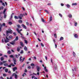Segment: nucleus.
Returning a JSON list of instances; mask_svg holds the SVG:
<instances>
[{
	"mask_svg": "<svg viewBox=\"0 0 79 79\" xmlns=\"http://www.w3.org/2000/svg\"><path fill=\"white\" fill-rule=\"evenodd\" d=\"M73 55L74 57H76V54L75 53V52L74 51L73 52Z\"/></svg>",
	"mask_w": 79,
	"mask_h": 79,
	"instance_id": "dca6fc26",
	"label": "nucleus"
},
{
	"mask_svg": "<svg viewBox=\"0 0 79 79\" xmlns=\"http://www.w3.org/2000/svg\"><path fill=\"white\" fill-rule=\"evenodd\" d=\"M0 8L1 10H3V9L4 8V7H3V6H1L0 7Z\"/></svg>",
	"mask_w": 79,
	"mask_h": 79,
	"instance_id": "bb28decb",
	"label": "nucleus"
},
{
	"mask_svg": "<svg viewBox=\"0 0 79 79\" xmlns=\"http://www.w3.org/2000/svg\"><path fill=\"white\" fill-rule=\"evenodd\" d=\"M69 18H71L72 17V15H68Z\"/></svg>",
	"mask_w": 79,
	"mask_h": 79,
	"instance_id": "58836bf2",
	"label": "nucleus"
},
{
	"mask_svg": "<svg viewBox=\"0 0 79 79\" xmlns=\"http://www.w3.org/2000/svg\"><path fill=\"white\" fill-rule=\"evenodd\" d=\"M3 64V63L1 62L0 64V65H2V64Z\"/></svg>",
	"mask_w": 79,
	"mask_h": 79,
	"instance_id": "69168bd1",
	"label": "nucleus"
},
{
	"mask_svg": "<svg viewBox=\"0 0 79 79\" xmlns=\"http://www.w3.org/2000/svg\"><path fill=\"white\" fill-rule=\"evenodd\" d=\"M23 53H24V52L23 51V50H22L21 51V52H20V53L23 54Z\"/></svg>",
	"mask_w": 79,
	"mask_h": 79,
	"instance_id": "49530a36",
	"label": "nucleus"
},
{
	"mask_svg": "<svg viewBox=\"0 0 79 79\" xmlns=\"http://www.w3.org/2000/svg\"><path fill=\"white\" fill-rule=\"evenodd\" d=\"M48 5L49 6H50V5H52V4L51 3H48Z\"/></svg>",
	"mask_w": 79,
	"mask_h": 79,
	"instance_id": "680f3d73",
	"label": "nucleus"
},
{
	"mask_svg": "<svg viewBox=\"0 0 79 79\" xmlns=\"http://www.w3.org/2000/svg\"><path fill=\"white\" fill-rule=\"evenodd\" d=\"M41 47H44V45L43 44H42V43H41Z\"/></svg>",
	"mask_w": 79,
	"mask_h": 79,
	"instance_id": "09e8293b",
	"label": "nucleus"
},
{
	"mask_svg": "<svg viewBox=\"0 0 79 79\" xmlns=\"http://www.w3.org/2000/svg\"><path fill=\"white\" fill-rule=\"evenodd\" d=\"M77 23L76 22L75 23V26H77Z\"/></svg>",
	"mask_w": 79,
	"mask_h": 79,
	"instance_id": "864d4df0",
	"label": "nucleus"
},
{
	"mask_svg": "<svg viewBox=\"0 0 79 79\" xmlns=\"http://www.w3.org/2000/svg\"><path fill=\"white\" fill-rule=\"evenodd\" d=\"M4 40H5V43H7V42H9V40H6L5 38H4Z\"/></svg>",
	"mask_w": 79,
	"mask_h": 79,
	"instance_id": "9d476101",
	"label": "nucleus"
},
{
	"mask_svg": "<svg viewBox=\"0 0 79 79\" xmlns=\"http://www.w3.org/2000/svg\"><path fill=\"white\" fill-rule=\"evenodd\" d=\"M15 41L14 40V41H12V42H10V44L11 45H15Z\"/></svg>",
	"mask_w": 79,
	"mask_h": 79,
	"instance_id": "0eeeda50",
	"label": "nucleus"
},
{
	"mask_svg": "<svg viewBox=\"0 0 79 79\" xmlns=\"http://www.w3.org/2000/svg\"><path fill=\"white\" fill-rule=\"evenodd\" d=\"M14 41H17V40H18V37L17 36L15 39L14 40Z\"/></svg>",
	"mask_w": 79,
	"mask_h": 79,
	"instance_id": "f8f14e48",
	"label": "nucleus"
},
{
	"mask_svg": "<svg viewBox=\"0 0 79 79\" xmlns=\"http://www.w3.org/2000/svg\"><path fill=\"white\" fill-rule=\"evenodd\" d=\"M26 24L27 25V26H29V23L28 22H26Z\"/></svg>",
	"mask_w": 79,
	"mask_h": 79,
	"instance_id": "e2e57ef3",
	"label": "nucleus"
},
{
	"mask_svg": "<svg viewBox=\"0 0 79 79\" xmlns=\"http://www.w3.org/2000/svg\"><path fill=\"white\" fill-rule=\"evenodd\" d=\"M22 27H23V28L24 29H27V27H26V26H25L24 24H22Z\"/></svg>",
	"mask_w": 79,
	"mask_h": 79,
	"instance_id": "423d86ee",
	"label": "nucleus"
},
{
	"mask_svg": "<svg viewBox=\"0 0 79 79\" xmlns=\"http://www.w3.org/2000/svg\"><path fill=\"white\" fill-rule=\"evenodd\" d=\"M9 39H13V36L11 35H10L9 37Z\"/></svg>",
	"mask_w": 79,
	"mask_h": 79,
	"instance_id": "2eb2a0df",
	"label": "nucleus"
},
{
	"mask_svg": "<svg viewBox=\"0 0 79 79\" xmlns=\"http://www.w3.org/2000/svg\"><path fill=\"white\" fill-rule=\"evenodd\" d=\"M20 55V54H19L18 55L16 54L15 55V56L17 58H19V56Z\"/></svg>",
	"mask_w": 79,
	"mask_h": 79,
	"instance_id": "6e6552de",
	"label": "nucleus"
},
{
	"mask_svg": "<svg viewBox=\"0 0 79 79\" xmlns=\"http://www.w3.org/2000/svg\"><path fill=\"white\" fill-rule=\"evenodd\" d=\"M25 41V44H27V40H24Z\"/></svg>",
	"mask_w": 79,
	"mask_h": 79,
	"instance_id": "6e6d98bb",
	"label": "nucleus"
},
{
	"mask_svg": "<svg viewBox=\"0 0 79 79\" xmlns=\"http://www.w3.org/2000/svg\"><path fill=\"white\" fill-rule=\"evenodd\" d=\"M24 50L26 51H27V47H26L25 46L24 47Z\"/></svg>",
	"mask_w": 79,
	"mask_h": 79,
	"instance_id": "4be33fe9",
	"label": "nucleus"
},
{
	"mask_svg": "<svg viewBox=\"0 0 79 79\" xmlns=\"http://www.w3.org/2000/svg\"><path fill=\"white\" fill-rule=\"evenodd\" d=\"M8 69H5L6 73H7V72H8Z\"/></svg>",
	"mask_w": 79,
	"mask_h": 79,
	"instance_id": "c756f323",
	"label": "nucleus"
},
{
	"mask_svg": "<svg viewBox=\"0 0 79 79\" xmlns=\"http://www.w3.org/2000/svg\"><path fill=\"white\" fill-rule=\"evenodd\" d=\"M36 69L37 70V71L38 72L37 73V75L38 76H39L40 73L39 72L40 71V67H39V66H36Z\"/></svg>",
	"mask_w": 79,
	"mask_h": 79,
	"instance_id": "f03ea898",
	"label": "nucleus"
},
{
	"mask_svg": "<svg viewBox=\"0 0 79 79\" xmlns=\"http://www.w3.org/2000/svg\"><path fill=\"white\" fill-rule=\"evenodd\" d=\"M4 39H5V38H4L3 39H2V43L4 42V40H4Z\"/></svg>",
	"mask_w": 79,
	"mask_h": 79,
	"instance_id": "8fccbe9b",
	"label": "nucleus"
},
{
	"mask_svg": "<svg viewBox=\"0 0 79 79\" xmlns=\"http://www.w3.org/2000/svg\"><path fill=\"white\" fill-rule=\"evenodd\" d=\"M3 60H4V58H3V57H2L1 58V61H3Z\"/></svg>",
	"mask_w": 79,
	"mask_h": 79,
	"instance_id": "a18cd8bd",
	"label": "nucleus"
},
{
	"mask_svg": "<svg viewBox=\"0 0 79 79\" xmlns=\"http://www.w3.org/2000/svg\"><path fill=\"white\" fill-rule=\"evenodd\" d=\"M52 21V16H51L50 17V21Z\"/></svg>",
	"mask_w": 79,
	"mask_h": 79,
	"instance_id": "e433bc0d",
	"label": "nucleus"
},
{
	"mask_svg": "<svg viewBox=\"0 0 79 79\" xmlns=\"http://www.w3.org/2000/svg\"><path fill=\"white\" fill-rule=\"evenodd\" d=\"M8 30H9V31H6L7 35H8V33H9L10 34H12V33L13 32V31H12V30H11V29H9Z\"/></svg>",
	"mask_w": 79,
	"mask_h": 79,
	"instance_id": "7ed1b4c3",
	"label": "nucleus"
},
{
	"mask_svg": "<svg viewBox=\"0 0 79 79\" xmlns=\"http://www.w3.org/2000/svg\"><path fill=\"white\" fill-rule=\"evenodd\" d=\"M19 19H22V17H21L20 16H19Z\"/></svg>",
	"mask_w": 79,
	"mask_h": 79,
	"instance_id": "5fc2aeb1",
	"label": "nucleus"
},
{
	"mask_svg": "<svg viewBox=\"0 0 79 79\" xmlns=\"http://www.w3.org/2000/svg\"><path fill=\"white\" fill-rule=\"evenodd\" d=\"M2 26H4V27H5V26H6L5 23H3L2 24V25L1 24H0V31H2V28H1V27H2Z\"/></svg>",
	"mask_w": 79,
	"mask_h": 79,
	"instance_id": "20e7f679",
	"label": "nucleus"
},
{
	"mask_svg": "<svg viewBox=\"0 0 79 79\" xmlns=\"http://www.w3.org/2000/svg\"><path fill=\"white\" fill-rule=\"evenodd\" d=\"M41 20H42V22H45V21L44 20V19H41Z\"/></svg>",
	"mask_w": 79,
	"mask_h": 79,
	"instance_id": "338daca9",
	"label": "nucleus"
},
{
	"mask_svg": "<svg viewBox=\"0 0 79 79\" xmlns=\"http://www.w3.org/2000/svg\"><path fill=\"white\" fill-rule=\"evenodd\" d=\"M10 58H13V61H14V64L15 65L16 64V59L14 57L13 55H11L10 56Z\"/></svg>",
	"mask_w": 79,
	"mask_h": 79,
	"instance_id": "f257e3e1",
	"label": "nucleus"
},
{
	"mask_svg": "<svg viewBox=\"0 0 79 79\" xmlns=\"http://www.w3.org/2000/svg\"><path fill=\"white\" fill-rule=\"evenodd\" d=\"M72 5H77V3H72Z\"/></svg>",
	"mask_w": 79,
	"mask_h": 79,
	"instance_id": "2f4dec72",
	"label": "nucleus"
},
{
	"mask_svg": "<svg viewBox=\"0 0 79 79\" xmlns=\"http://www.w3.org/2000/svg\"><path fill=\"white\" fill-rule=\"evenodd\" d=\"M6 40H10V39H9L8 38V37L7 36L6 37Z\"/></svg>",
	"mask_w": 79,
	"mask_h": 79,
	"instance_id": "13d9d810",
	"label": "nucleus"
},
{
	"mask_svg": "<svg viewBox=\"0 0 79 79\" xmlns=\"http://www.w3.org/2000/svg\"><path fill=\"white\" fill-rule=\"evenodd\" d=\"M4 18L5 19L6 18V14H4Z\"/></svg>",
	"mask_w": 79,
	"mask_h": 79,
	"instance_id": "f704fd0d",
	"label": "nucleus"
},
{
	"mask_svg": "<svg viewBox=\"0 0 79 79\" xmlns=\"http://www.w3.org/2000/svg\"><path fill=\"white\" fill-rule=\"evenodd\" d=\"M9 24L10 25H11V24H13V23L11 22H9Z\"/></svg>",
	"mask_w": 79,
	"mask_h": 79,
	"instance_id": "de8ad7c7",
	"label": "nucleus"
},
{
	"mask_svg": "<svg viewBox=\"0 0 79 79\" xmlns=\"http://www.w3.org/2000/svg\"><path fill=\"white\" fill-rule=\"evenodd\" d=\"M45 71H46V73H48V69H45Z\"/></svg>",
	"mask_w": 79,
	"mask_h": 79,
	"instance_id": "052dcab7",
	"label": "nucleus"
},
{
	"mask_svg": "<svg viewBox=\"0 0 79 79\" xmlns=\"http://www.w3.org/2000/svg\"><path fill=\"white\" fill-rule=\"evenodd\" d=\"M3 76L6 77V74L5 73L3 74Z\"/></svg>",
	"mask_w": 79,
	"mask_h": 79,
	"instance_id": "37998d69",
	"label": "nucleus"
},
{
	"mask_svg": "<svg viewBox=\"0 0 79 79\" xmlns=\"http://www.w3.org/2000/svg\"><path fill=\"white\" fill-rule=\"evenodd\" d=\"M15 79H17V78H18V75L15 74Z\"/></svg>",
	"mask_w": 79,
	"mask_h": 79,
	"instance_id": "b1692460",
	"label": "nucleus"
},
{
	"mask_svg": "<svg viewBox=\"0 0 79 79\" xmlns=\"http://www.w3.org/2000/svg\"><path fill=\"white\" fill-rule=\"evenodd\" d=\"M17 26L18 27L17 28H18L19 29V28H21V26L19 25H17Z\"/></svg>",
	"mask_w": 79,
	"mask_h": 79,
	"instance_id": "5701e85b",
	"label": "nucleus"
},
{
	"mask_svg": "<svg viewBox=\"0 0 79 79\" xmlns=\"http://www.w3.org/2000/svg\"><path fill=\"white\" fill-rule=\"evenodd\" d=\"M66 6H67V7L68 8H70V5H69V4H67Z\"/></svg>",
	"mask_w": 79,
	"mask_h": 79,
	"instance_id": "aec40b11",
	"label": "nucleus"
},
{
	"mask_svg": "<svg viewBox=\"0 0 79 79\" xmlns=\"http://www.w3.org/2000/svg\"><path fill=\"white\" fill-rule=\"evenodd\" d=\"M31 66H35V64H33V63H31Z\"/></svg>",
	"mask_w": 79,
	"mask_h": 79,
	"instance_id": "393cba45",
	"label": "nucleus"
},
{
	"mask_svg": "<svg viewBox=\"0 0 79 79\" xmlns=\"http://www.w3.org/2000/svg\"><path fill=\"white\" fill-rule=\"evenodd\" d=\"M64 39V38L63 37H61L60 39V41L62 40H63Z\"/></svg>",
	"mask_w": 79,
	"mask_h": 79,
	"instance_id": "412c9836",
	"label": "nucleus"
},
{
	"mask_svg": "<svg viewBox=\"0 0 79 79\" xmlns=\"http://www.w3.org/2000/svg\"><path fill=\"white\" fill-rule=\"evenodd\" d=\"M13 34L14 35H15V36H16V33L15 32H14V33H13Z\"/></svg>",
	"mask_w": 79,
	"mask_h": 79,
	"instance_id": "79ce46f5",
	"label": "nucleus"
},
{
	"mask_svg": "<svg viewBox=\"0 0 79 79\" xmlns=\"http://www.w3.org/2000/svg\"><path fill=\"white\" fill-rule=\"evenodd\" d=\"M7 45L8 46H9V47H10V46H11V45H10V44H7Z\"/></svg>",
	"mask_w": 79,
	"mask_h": 79,
	"instance_id": "0e129e2a",
	"label": "nucleus"
},
{
	"mask_svg": "<svg viewBox=\"0 0 79 79\" xmlns=\"http://www.w3.org/2000/svg\"><path fill=\"white\" fill-rule=\"evenodd\" d=\"M44 11L47 13H48V14L49 13V12H48V10H44Z\"/></svg>",
	"mask_w": 79,
	"mask_h": 79,
	"instance_id": "cd10ccee",
	"label": "nucleus"
},
{
	"mask_svg": "<svg viewBox=\"0 0 79 79\" xmlns=\"http://www.w3.org/2000/svg\"><path fill=\"white\" fill-rule=\"evenodd\" d=\"M17 69V67H15L13 68V71H15V70Z\"/></svg>",
	"mask_w": 79,
	"mask_h": 79,
	"instance_id": "4468645a",
	"label": "nucleus"
},
{
	"mask_svg": "<svg viewBox=\"0 0 79 79\" xmlns=\"http://www.w3.org/2000/svg\"><path fill=\"white\" fill-rule=\"evenodd\" d=\"M27 68L28 69H31V66H28Z\"/></svg>",
	"mask_w": 79,
	"mask_h": 79,
	"instance_id": "bf43d9fd",
	"label": "nucleus"
},
{
	"mask_svg": "<svg viewBox=\"0 0 79 79\" xmlns=\"http://www.w3.org/2000/svg\"><path fill=\"white\" fill-rule=\"evenodd\" d=\"M11 66H12L14 67V66H15V65H14V64H13V63H11L10 65H8V67H9V68H11Z\"/></svg>",
	"mask_w": 79,
	"mask_h": 79,
	"instance_id": "39448f33",
	"label": "nucleus"
},
{
	"mask_svg": "<svg viewBox=\"0 0 79 79\" xmlns=\"http://www.w3.org/2000/svg\"><path fill=\"white\" fill-rule=\"evenodd\" d=\"M15 19H19V18L18 17V16H15Z\"/></svg>",
	"mask_w": 79,
	"mask_h": 79,
	"instance_id": "473e14b6",
	"label": "nucleus"
},
{
	"mask_svg": "<svg viewBox=\"0 0 79 79\" xmlns=\"http://www.w3.org/2000/svg\"><path fill=\"white\" fill-rule=\"evenodd\" d=\"M5 12H6V9H5L3 12V14H5Z\"/></svg>",
	"mask_w": 79,
	"mask_h": 79,
	"instance_id": "a19ab883",
	"label": "nucleus"
},
{
	"mask_svg": "<svg viewBox=\"0 0 79 79\" xmlns=\"http://www.w3.org/2000/svg\"><path fill=\"white\" fill-rule=\"evenodd\" d=\"M54 68H55V69H57V66H56V65H55L54 66Z\"/></svg>",
	"mask_w": 79,
	"mask_h": 79,
	"instance_id": "c85d7f7f",
	"label": "nucleus"
},
{
	"mask_svg": "<svg viewBox=\"0 0 79 79\" xmlns=\"http://www.w3.org/2000/svg\"><path fill=\"white\" fill-rule=\"evenodd\" d=\"M54 36L55 38H56L57 37V36H56V34H54Z\"/></svg>",
	"mask_w": 79,
	"mask_h": 79,
	"instance_id": "4c0bfd02",
	"label": "nucleus"
},
{
	"mask_svg": "<svg viewBox=\"0 0 79 79\" xmlns=\"http://www.w3.org/2000/svg\"><path fill=\"white\" fill-rule=\"evenodd\" d=\"M24 16H25V15H24V14H20L19 15L20 16L22 17H23Z\"/></svg>",
	"mask_w": 79,
	"mask_h": 79,
	"instance_id": "ddd939ff",
	"label": "nucleus"
},
{
	"mask_svg": "<svg viewBox=\"0 0 79 79\" xmlns=\"http://www.w3.org/2000/svg\"><path fill=\"white\" fill-rule=\"evenodd\" d=\"M2 62L3 63H6V62H7L6 61H2Z\"/></svg>",
	"mask_w": 79,
	"mask_h": 79,
	"instance_id": "774afa93",
	"label": "nucleus"
},
{
	"mask_svg": "<svg viewBox=\"0 0 79 79\" xmlns=\"http://www.w3.org/2000/svg\"><path fill=\"white\" fill-rule=\"evenodd\" d=\"M2 18H3V17L1 16L0 17V20L2 21Z\"/></svg>",
	"mask_w": 79,
	"mask_h": 79,
	"instance_id": "603ef678",
	"label": "nucleus"
},
{
	"mask_svg": "<svg viewBox=\"0 0 79 79\" xmlns=\"http://www.w3.org/2000/svg\"><path fill=\"white\" fill-rule=\"evenodd\" d=\"M19 28H17L16 30H17V31L18 33H19V34H20V33H21V32L19 30Z\"/></svg>",
	"mask_w": 79,
	"mask_h": 79,
	"instance_id": "9b49d317",
	"label": "nucleus"
},
{
	"mask_svg": "<svg viewBox=\"0 0 79 79\" xmlns=\"http://www.w3.org/2000/svg\"><path fill=\"white\" fill-rule=\"evenodd\" d=\"M17 52H19V51H20V48H19V47H17Z\"/></svg>",
	"mask_w": 79,
	"mask_h": 79,
	"instance_id": "a211bd4d",
	"label": "nucleus"
},
{
	"mask_svg": "<svg viewBox=\"0 0 79 79\" xmlns=\"http://www.w3.org/2000/svg\"><path fill=\"white\" fill-rule=\"evenodd\" d=\"M59 15L60 16V17H62V15L61 14H59Z\"/></svg>",
	"mask_w": 79,
	"mask_h": 79,
	"instance_id": "4d7b16f0",
	"label": "nucleus"
},
{
	"mask_svg": "<svg viewBox=\"0 0 79 79\" xmlns=\"http://www.w3.org/2000/svg\"><path fill=\"white\" fill-rule=\"evenodd\" d=\"M16 75V73H14L12 74V77H13V76H15Z\"/></svg>",
	"mask_w": 79,
	"mask_h": 79,
	"instance_id": "7c9ffc66",
	"label": "nucleus"
},
{
	"mask_svg": "<svg viewBox=\"0 0 79 79\" xmlns=\"http://www.w3.org/2000/svg\"><path fill=\"white\" fill-rule=\"evenodd\" d=\"M7 53L8 54H11V52L10 51H8L7 52Z\"/></svg>",
	"mask_w": 79,
	"mask_h": 79,
	"instance_id": "c9c22d12",
	"label": "nucleus"
},
{
	"mask_svg": "<svg viewBox=\"0 0 79 79\" xmlns=\"http://www.w3.org/2000/svg\"><path fill=\"white\" fill-rule=\"evenodd\" d=\"M20 44L21 46H22V47H24V45L23 44V43L22 42H20Z\"/></svg>",
	"mask_w": 79,
	"mask_h": 79,
	"instance_id": "1a4fd4ad",
	"label": "nucleus"
},
{
	"mask_svg": "<svg viewBox=\"0 0 79 79\" xmlns=\"http://www.w3.org/2000/svg\"><path fill=\"white\" fill-rule=\"evenodd\" d=\"M22 58H23V56H21L20 57V59H19L20 61H22Z\"/></svg>",
	"mask_w": 79,
	"mask_h": 79,
	"instance_id": "f3484780",
	"label": "nucleus"
},
{
	"mask_svg": "<svg viewBox=\"0 0 79 79\" xmlns=\"http://www.w3.org/2000/svg\"><path fill=\"white\" fill-rule=\"evenodd\" d=\"M24 60H25V57L23 58L22 59V62H23L24 61Z\"/></svg>",
	"mask_w": 79,
	"mask_h": 79,
	"instance_id": "3c124183",
	"label": "nucleus"
},
{
	"mask_svg": "<svg viewBox=\"0 0 79 79\" xmlns=\"http://www.w3.org/2000/svg\"><path fill=\"white\" fill-rule=\"evenodd\" d=\"M4 65L5 66H8V64L7 63H5L4 64Z\"/></svg>",
	"mask_w": 79,
	"mask_h": 79,
	"instance_id": "6ab92c4d",
	"label": "nucleus"
},
{
	"mask_svg": "<svg viewBox=\"0 0 79 79\" xmlns=\"http://www.w3.org/2000/svg\"><path fill=\"white\" fill-rule=\"evenodd\" d=\"M24 75H26V74L25 73H23V74L22 75V76L23 77H24Z\"/></svg>",
	"mask_w": 79,
	"mask_h": 79,
	"instance_id": "c03bdc74",
	"label": "nucleus"
},
{
	"mask_svg": "<svg viewBox=\"0 0 79 79\" xmlns=\"http://www.w3.org/2000/svg\"><path fill=\"white\" fill-rule=\"evenodd\" d=\"M19 23H23V21L21 20H20L19 21Z\"/></svg>",
	"mask_w": 79,
	"mask_h": 79,
	"instance_id": "72a5a7b5",
	"label": "nucleus"
},
{
	"mask_svg": "<svg viewBox=\"0 0 79 79\" xmlns=\"http://www.w3.org/2000/svg\"><path fill=\"white\" fill-rule=\"evenodd\" d=\"M7 79H12V77H10V78H9V77H7Z\"/></svg>",
	"mask_w": 79,
	"mask_h": 79,
	"instance_id": "ea45409f",
	"label": "nucleus"
},
{
	"mask_svg": "<svg viewBox=\"0 0 79 79\" xmlns=\"http://www.w3.org/2000/svg\"><path fill=\"white\" fill-rule=\"evenodd\" d=\"M74 37H75V38H77V37H78V36H77V34H76L74 35Z\"/></svg>",
	"mask_w": 79,
	"mask_h": 79,
	"instance_id": "a878e982",
	"label": "nucleus"
}]
</instances>
